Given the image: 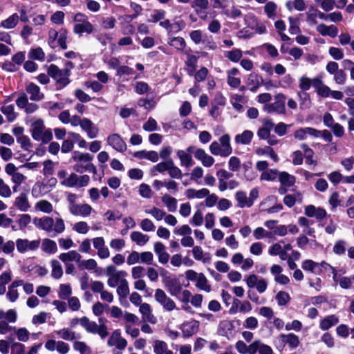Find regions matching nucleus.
I'll list each match as a JSON object with an SVG mask.
<instances>
[{"label":"nucleus","mask_w":354,"mask_h":354,"mask_svg":"<svg viewBox=\"0 0 354 354\" xmlns=\"http://www.w3.org/2000/svg\"><path fill=\"white\" fill-rule=\"evenodd\" d=\"M30 131L32 138L36 141H40L46 144L53 139L51 129H46L44 120L41 119L36 120L32 122Z\"/></svg>","instance_id":"nucleus-1"},{"label":"nucleus","mask_w":354,"mask_h":354,"mask_svg":"<svg viewBox=\"0 0 354 354\" xmlns=\"http://www.w3.org/2000/svg\"><path fill=\"white\" fill-rule=\"evenodd\" d=\"M73 127L80 126L82 130L85 131L87 136L90 139L95 138L98 135V129L94 125L92 121L88 118H81L80 116L75 115L71 118L69 122Z\"/></svg>","instance_id":"nucleus-2"},{"label":"nucleus","mask_w":354,"mask_h":354,"mask_svg":"<svg viewBox=\"0 0 354 354\" xmlns=\"http://www.w3.org/2000/svg\"><path fill=\"white\" fill-rule=\"evenodd\" d=\"M47 72L48 75L56 81L60 88L66 86L70 82V71L67 69L60 70L56 65L50 64Z\"/></svg>","instance_id":"nucleus-3"},{"label":"nucleus","mask_w":354,"mask_h":354,"mask_svg":"<svg viewBox=\"0 0 354 354\" xmlns=\"http://www.w3.org/2000/svg\"><path fill=\"white\" fill-rule=\"evenodd\" d=\"M154 299L166 311L171 312L174 310L178 309L175 301L169 297L162 289H156Z\"/></svg>","instance_id":"nucleus-4"},{"label":"nucleus","mask_w":354,"mask_h":354,"mask_svg":"<svg viewBox=\"0 0 354 354\" xmlns=\"http://www.w3.org/2000/svg\"><path fill=\"white\" fill-rule=\"evenodd\" d=\"M39 245L40 241L39 239L30 241L28 239L19 238L16 240L17 250L21 254L35 251Z\"/></svg>","instance_id":"nucleus-5"},{"label":"nucleus","mask_w":354,"mask_h":354,"mask_svg":"<svg viewBox=\"0 0 354 354\" xmlns=\"http://www.w3.org/2000/svg\"><path fill=\"white\" fill-rule=\"evenodd\" d=\"M162 281L165 288L171 296L177 297L182 291V286L178 279L170 276H165Z\"/></svg>","instance_id":"nucleus-6"},{"label":"nucleus","mask_w":354,"mask_h":354,"mask_svg":"<svg viewBox=\"0 0 354 354\" xmlns=\"http://www.w3.org/2000/svg\"><path fill=\"white\" fill-rule=\"evenodd\" d=\"M106 142L109 146L117 151L124 152L127 149L126 142L118 133H112L108 136Z\"/></svg>","instance_id":"nucleus-7"},{"label":"nucleus","mask_w":354,"mask_h":354,"mask_svg":"<svg viewBox=\"0 0 354 354\" xmlns=\"http://www.w3.org/2000/svg\"><path fill=\"white\" fill-rule=\"evenodd\" d=\"M107 344L109 346H115L120 350H124L127 345V342L125 339L121 337L120 331L119 330H115L111 333Z\"/></svg>","instance_id":"nucleus-8"},{"label":"nucleus","mask_w":354,"mask_h":354,"mask_svg":"<svg viewBox=\"0 0 354 354\" xmlns=\"http://www.w3.org/2000/svg\"><path fill=\"white\" fill-rule=\"evenodd\" d=\"M314 88L322 97L327 98L330 95L331 89L324 83L321 77H314Z\"/></svg>","instance_id":"nucleus-9"},{"label":"nucleus","mask_w":354,"mask_h":354,"mask_svg":"<svg viewBox=\"0 0 354 354\" xmlns=\"http://www.w3.org/2000/svg\"><path fill=\"white\" fill-rule=\"evenodd\" d=\"M283 268L279 265L274 264L270 268V272L274 276V281L281 285H286L290 282V279L282 274Z\"/></svg>","instance_id":"nucleus-10"},{"label":"nucleus","mask_w":354,"mask_h":354,"mask_svg":"<svg viewBox=\"0 0 354 354\" xmlns=\"http://www.w3.org/2000/svg\"><path fill=\"white\" fill-rule=\"evenodd\" d=\"M194 157L205 167H209L214 163V158L208 155L204 149L201 148L195 151Z\"/></svg>","instance_id":"nucleus-11"},{"label":"nucleus","mask_w":354,"mask_h":354,"mask_svg":"<svg viewBox=\"0 0 354 354\" xmlns=\"http://www.w3.org/2000/svg\"><path fill=\"white\" fill-rule=\"evenodd\" d=\"M116 292L119 297L120 304L126 307L129 306L126 300L127 295L129 294V286L127 280L122 281L121 284L118 286Z\"/></svg>","instance_id":"nucleus-12"},{"label":"nucleus","mask_w":354,"mask_h":354,"mask_svg":"<svg viewBox=\"0 0 354 354\" xmlns=\"http://www.w3.org/2000/svg\"><path fill=\"white\" fill-rule=\"evenodd\" d=\"M139 312L142 315V319L144 322H148L151 324H156L157 320L152 313L151 306L147 303H142L139 306Z\"/></svg>","instance_id":"nucleus-13"},{"label":"nucleus","mask_w":354,"mask_h":354,"mask_svg":"<svg viewBox=\"0 0 354 354\" xmlns=\"http://www.w3.org/2000/svg\"><path fill=\"white\" fill-rule=\"evenodd\" d=\"M35 225L47 232L53 231V227L54 225V220L51 217L45 216L43 218H35L34 219Z\"/></svg>","instance_id":"nucleus-14"},{"label":"nucleus","mask_w":354,"mask_h":354,"mask_svg":"<svg viewBox=\"0 0 354 354\" xmlns=\"http://www.w3.org/2000/svg\"><path fill=\"white\" fill-rule=\"evenodd\" d=\"M317 133V129L312 127L300 128L295 131L294 137L296 140H304L308 137L315 138Z\"/></svg>","instance_id":"nucleus-15"},{"label":"nucleus","mask_w":354,"mask_h":354,"mask_svg":"<svg viewBox=\"0 0 354 354\" xmlns=\"http://www.w3.org/2000/svg\"><path fill=\"white\" fill-rule=\"evenodd\" d=\"M66 198L68 203V210L71 214L73 216H80L81 204L77 203V194L68 193Z\"/></svg>","instance_id":"nucleus-16"},{"label":"nucleus","mask_w":354,"mask_h":354,"mask_svg":"<svg viewBox=\"0 0 354 354\" xmlns=\"http://www.w3.org/2000/svg\"><path fill=\"white\" fill-rule=\"evenodd\" d=\"M14 205L21 212H26L30 208L28 195L21 192L15 199Z\"/></svg>","instance_id":"nucleus-17"},{"label":"nucleus","mask_w":354,"mask_h":354,"mask_svg":"<svg viewBox=\"0 0 354 354\" xmlns=\"http://www.w3.org/2000/svg\"><path fill=\"white\" fill-rule=\"evenodd\" d=\"M278 339L282 343L283 347H284L286 344H288L290 348H295L299 344L298 336L293 333L281 334Z\"/></svg>","instance_id":"nucleus-18"},{"label":"nucleus","mask_w":354,"mask_h":354,"mask_svg":"<svg viewBox=\"0 0 354 354\" xmlns=\"http://www.w3.org/2000/svg\"><path fill=\"white\" fill-rule=\"evenodd\" d=\"M305 214L308 217H315L318 220H322L326 216V212L322 207L310 205L305 207Z\"/></svg>","instance_id":"nucleus-19"},{"label":"nucleus","mask_w":354,"mask_h":354,"mask_svg":"<svg viewBox=\"0 0 354 354\" xmlns=\"http://www.w3.org/2000/svg\"><path fill=\"white\" fill-rule=\"evenodd\" d=\"M40 243L41 250L47 254H55L58 250L56 242L50 239L45 238Z\"/></svg>","instance_id":"nucleus-20"},{"label":"nucleus","mask_w":354,"mask_h":354,"mask_svg":"<svg viewBox=\"0 0 354 354\" xmlns=\"http://www.w3.org/2000/svg\"><path fill=\"white\" fill-rule=\"evenodd\" d=\"M199 324L196 320L185 322L181 326L182 333L184 337H190L196 333Z\"/></svg>","instance_id":"nucleus-21"},{"label":"nucleus","mask_w":354,"mask_h":354,"mask_svg":"<svg viewBox=\"0 0 354 354\" xmlns=\"http://www.w3.org/2000/svg\"><path fill=\"white\" fill-rule=\"evenodd\" d=\"M21 284H22L21 282L15 280L8 286V292L6 293V298L10 302H15L19 298V292L17 290V288L21 286Z\"/></svg>","instance_id":"nucleus-22"},{"label":"nucleus","mask_w":354,"mask_h":354,"mask_svg":"<svg viewBox=\"0 0 354 354\" xmlns=\"http://www.w3.org/2000/svg\"><path fill=\"white\" fill-rule=\"evenodd\" d=\"M238 75H239V71L236 68H232L227 71V84L234 88L241 85V79L236 77Z\"/></svg>","instance_id":"nucleus-23"},{"label":"nucleus","mask_w":354,"mask_h":354,"mask_svg":"<svg viewBox=\"0 0 354 354\" xmlns=\"http://www.w3.org/2000/svg\"><path fill=\"white\" fill-rule=\"evenodd\" d=\"M26 91L30 95V99L32 101H39L44 97V95L40 92V88L32 82L26 86Z\"/></svg>","instance_id":"nucleus-24"},{"label":"nucleus","mask_w":354,"mask_h":354,"mask_svg":"<svg viewBox=\"0 0 354 354\" xmlns=\"http://www.w3.org/2000/svg\"><path fill=\"white\" fill-rule=\"evenodd\" d=\"M316 30L322 36L328 35L333 38L335 37L338 33L337 27L333 25L326 26L324 24H320L317 26Z\"/></svg>","instance_id":"nucleus-25"},{"label":"nucleus","mask_w":354,"mask_h":354,"mask_svg":"<svg viewBox=\"0 0 354 354\" xmlns=\"http://www.w3.org/2000/svg\"><path fill=\"white\" fill-rule=\"evenodd\" d=\"M230 136L228 134H224L219 138L221 149L223 153V157L230 156L232 153V147L230 145Z\"/></svg>","instance_id":"nucleus-26"},{"label":"nucleus","mask_w":354,"mask_h":354,"mask_svg":"<svg viewBox=\"0 0 354 354\" xmlns=\"http://www.w3.org/2000/svg\"><path fill=\"white\" fill-rule=\"evenodd\" d=\"M34 209L36 212H41L49 214L53 211V206L52 203L47 200L41 199L35 203Z\"/></svg>","instance_id":"nucleus-27"},{"label":"nucleus","mask_w":354,"mask_h":354,"mask_svg":"<svg viewBox=\"0 0 354 354\" xmlns=\"http://www.w3.org/2000/svg\"><path fill=\"white\" fill-rule=\"evenodd\" d=\"M19 21V15L17 13H13L12 15L1 21L0 28L6 30L15 28L17 26Z\"/></svg>","instance_id":"nucleus-28"},{"label":"nucleus","mask_w":354,"mask_h":354,"mask_svg":"<svg viewBox=\"0 0 354 354\" xmlns=\"http://www.w3.org/2000/svg\"><path fill=\"white\" fill-rule=\"evenodd\" d=\"M81 254L76 250H70L68 252L62 253L59 255V259L64 263L75 261L78 265Z\"/></svg>","instance_id":"nucleus-29"},{"label":"nucleus","mask_w":354,"mask_h":354,"mask_svg":"<svg viewBox=\"0 0 354 354\" xmlns=\"http://www.w3.org/2000/svg\"><path fill=\"white\" fill-rule=\"evenodd\" d=\"M127 272L123 270L118 271L115 274L110 276L107 280V284L111 288H115L121 284L122 281H126Z\"/></svg>","instance_id":"nucleus-30"},{"label":"nucleus","mask_w":354,"mask_h":354,"mask_svg":"<svg viewBox=\"0 0 354 354\" xmlns=\"http://www.w3.org/2000/svg\"><path fill=\"white\" fill-rule=\"evenodd\" d=\"M209 193V189L206 188H202L199 190H196L195 189H188L185 192V196L188 198H197V199H202L205 198L207 196H208Z\"/></svg>","instance_id":"nucleus-31"},{"label":"nucleus","mask_w":354,"mask_h":354,"mask_svg":"<svg viewBox=\"0 0 354 354\" xmlns=\"http://www.w3.org/2000/svg\"><path fill=\"white\" fill-rule=\"evenodd\" d=\"M93 30V26L88 21H83L82 23H77L73 27V31L75 34H82L84 32L90 34Z\"/></svg>","instance_id":"nucleus-32"},{"label":"nucleus","mask_w":354,"mask_h":354,"mask_svg":"<svg viewBox=\"0 0 354 354\" xmlns=\"http://www.w3.org/2000/svg\"><path fill=\"white\" fill-rule=\"evenodd\" d=\"M301 268L306 271L311 272L314 274H320L322 270L319 268V263L310 259H306L301 263Z\"/></svg>","instance_id":"nucleus-33"},{"label":"nucleus","mask_w":354,"mask_h":354,"mask_svg":"<svg viewBox=\"0 0 354 354\" xmlns=\"http://www.w3.org/2000/svg\"><path fill=\"white\" fill-rule=\"evenodd\" d=\"M275 100L276 101L272 103L275 112L280 114L284 113L286 111V96L282 93H279L275 96Z\"/></svg>","instance_id":"nucleus-34"},{"label":"nucleus","mask_w":354,"mask_h":354,"mask_svg":"<svg viewBox=\"0 0 354 354\" xmlns=\"http://www.w3.org/2000/svg\"><path fill=\"white\" fill-rule=\"evenodd\" d=\"M253 132L250 130H245L242 133L237 134L235 136V142L237 144L248 145L253 138Z\"/></svg>","instance_id":"nucleus-35"},{"label":"nucleus","mask_w":354,"mask_h":354,"mask_svg":"<svg viewBox=\"0 0 354 354\" xmlns=\"http://www.w3.org/2000/svg\"><path fill=\"white\" fill-rule=\"evenodd\" d=\"M339 322L338 317L335 315H331L326 317L320 322V328L323 330L329 329L333 326L337 324Z\"/></svg>","instance_id":"nucleus-36"},{"label":"nucleus","mask_w":354,"mask_h":354,"mask_svg":"<svg viewBox=\"0 0 354 354\" xmlns=\"http://www.w3.org/2000/svg\"><path fill=\"white\" fill-rule=\"evenodd\" d=\"M177 156L180 159V165L186 167H190L193 165V159L187 151L184 150H178Z\"/></svg>","instance_id":"nucleus-37"},{"label":"nucleus","mask_w":354,"mask_h":354,"mask_svg":"<svg viewBox=\"0 0 354 354\" xmlns=\"http://www.w3.org/2000/svg\"><path fill=\"white\" fill-rule=\"evenodd\" d=\"M130 236L132 241L135 242L137 245H144L149 240L148 235L144 234L143 233L138 231L132 232Z\"/></svg>","instance_id":"nucleus-38"},{"label":"nucleus","mask_w":354,"mask_h":354,"mask_svg":"<svg viewBox=\"0 0 354 354\" xmlns=\"http://www.w3.org/2000/svg\"><path fill=\"white\" fill-rule=\"evenodd\" d=\"M51 276L56 279H60L63 275V268L61 263L56 259L50 261Z\"/></svg>","instance_id":"nucleus-39"},{"label":"nucleus","mask_w":354,"mask_h":354,"mask_svg":"<svg viewBox=\"0 0 354 354\" xmlns=\"http://www.w3.org/2000/svg\"><path fill=\"white\" fill-rule=\"evenodd\" d=\"M278 178L281 185L284 187H291L295 183V176L286 171L279 173Z\"/></svg>","instance_id":"nucleus-40"},{"label":"nucleus","mask_w":354,"mask_h":354,"mask_svg":"<svg viewBox=\"0 0 354 354\" xmlns=\"http://www.w3.org/2000/svg\"><path fill=\"white\" fill-rule=\"evenodd\" d=\"M145 212L147 214L151 215L157 221L162 220L166 214L165 210L155 206L152 207L151 209H145Z\"/></svg>","instance_id":"nucleus-41"},{"label":"nucleus","mask_w":354,"mask_h":354,"mask_svg":"<svg viewBox=\"0 0 354 354\" xmlns=\"http://www.w3.org/2000/svg\"><path fill=\"white\" fill-rule=\"evenodd\" d=\"M258 156L268 155L275 162L279 161V157L273 149L269 146L263 148H258L255 151Z\"/></svg>","instance_id":"nucleus-42"},{"label":"nucleus","mask_w":354,"mask_h":354,"mask_svg":"<svg viewBox=\"0 0 354 354\" xmlns=\"http://www.w3.org/2000/svg\"><path fill=\"white\" fill-rule=\"evenodd\" d=\"M161 201L169 212H174L176 211L177 207V200L175 198L169 196V194H165L162 196Z\"/></svg>","instance_id":"nucleus-43"},{"label":"nucleus","mask_w":354,"mask_h":354,"mask_svg":"<svg viewBox=\"0 0 354 354\" xmlns=\"http://www.w3.org/2000/svg\"><path fill=\"white\" fill-rule=\"evenodd\" d=\"M235 198L238 201V205L240 207H251L252 201H249L246 196V193L243 191H239L235 194Z\"/></svg>","instance_id":"nucleus-44"},{"label":"nucleus","mask_w":354,"mask_h":354,"mask_svg":"<svg viewBox=\"0 0 354 354\" xmlns=\"http://www.w3.org/2000/svg\"><path fill=\"white\" fill-rule=\"evenodd\" d=\"M80 325L84 327L88 333L95 334L98 324L95 322L90 321L88 317H83L81 318Z\"/></svg>","instance_id":"nucleus-45"},{"label":"nucleus","mask_w":354,"mask_h":354,"mask_svg":"<svg viewBox=\"0 0 354 354\" xmlns=\"http://www.w3.org/2000/svg\"><path fill=\"white\" fill-rule=\"evenodd\" d=\"M168 44L178 50H183L186 46L185 39L181 37H171L168 39Z\"/></svg>","instance_id":"nucleus-46"},{"label":"nucleus","mask_w":354,"mask_h":354,"mask_svg":"<svg viewBox=\"0 0 354 354\" xmlns=\"http://www.w3.org/2000/svg\"><path fill=\"white\" fill-rule=\"evenodd\" d=\"M74 170L78 173H84L86 171L93 174L97 172L95 166L92 163H87L84 165L82 162H77L74 166Z\"/></svg>","instance_id":"nucleus-47"},{"label":"nucleus","mask_w":354,"mask_h":354,"mask_svg":"<svg viewBox=\"0 0 354 354\" xmlns=\"http://www.w3.org/2000/svg\"><path fill=\"white\" fill-rule=\"evenodd\" d=\"M311 86L314 87V78L310 79L306 76H301L299 79V87L301 92L308 91Z\"/></svg>","instance_id":"nucleus-48"},{"label":"nucleus","mask_w":354,"mask_h":354,"mask_svg":"<svg viewBox=\"0 0 354 354\" xmlns=\"http://www.w3.org/2000/svg\"><path fill=\"white\" fill-rule=\"evenodd\" d=\"M253 236L256 240H261L264 238L272 239V232L267 231L262 227H258L253 231Z\"/></svg>","instance_id":"nucleus-49"},{"label":"nucleus","mask_w":354,"mask_h":354,"mask_svg":"<svg viewBox=\"0 0 354 354\" xmlns=\"http://www.w3.org/2000/svg\"><path fill=\"white\" fill-rule=\"evenodd\" d=\"M299 99V105L301 109H306L310 107L311 100L308 93L299 91L297 93Z\"/></svg>","instance_id":"nucleus-50"},{"label":"nucleus","mask_w":354,"mask_h":354,"mask_svg":"<svg viewBox=\"0 0 354 354\" xmlns=\"http://www.w3.org/2000/svg\"><path fill=\"white\" fill-rule=\"evenodd\" d=\"M196 286L198 289L207 292H209L211 290V286L208 284L207 279L203 273H199V277L196 280Z\"/></svg>","instance_id":"nucleus-51"},{"label":"nucleus","mask_w":354,"mask_h":354,"mask_svg":"<svg viewBox=\"0 0 354 354\" xmlns=\"http://www.w3.org/2000/svg\"><path fill=\"white\" fill-rule=\"evenodd\" d=\"M223 13L228 17H230L233 19H235L238 17H240L242 15L241 10L240 8L232 5L230 8L227 7L224 9Z\"/></svg>","instance_id":"nucleus-52"},{"label":"nucleus","mask_w":354,"mask_h":354,"mask_svg":"<svg viewBox=\"0 0 354 354\" xmlns=\"http://www.w3.org/2000/svg\"><path fill=\"white\" fill-rule=\"evenodd\" d=\"M261 79L257 74L252 73L248 77V85L252 86L250 90L252 92H256L261 85Z\"/></svg>","instance_id":"nucleus-53"},{"label":"nucleus","mask_w":354,"mask_h":354,"mask_svg":"<svg viewBox=\"0 0 354 354\" xmlns=\"http://www.w3.org/2000/svg\"><path fill=\"white\" fill-rule=\"evenodd\" d=\"M28 57L32 59L44 61L45 59V53L40 47L31 48L28 52Z\"/></svg>","instance_id":"nucleus-54"},{"label":"nucleus","mask_w":354,"mask_h":354,"mask_svg":"<svg viewBox=\"0 0 354 354\" xmlns=\"http://www.w3.org/2000/svg\"><path fill=\"white\" fill-rule=\"evenodd\" d=\"M2 113L6 115L8 121L12 122L16 118V113L14 111V105L13 104H3L1 107Z\"/></svg>","instance_id":"nucleus-55"},{"label":"nucleus","mask_w":354,"mask_h":354,"mask_svg":"<svg viewBox=\"0 0 354 354\" xmlns=\"http://www.w3.org/2000/svg\"><path fill=\"white\" fill-rule=\"evenodd\" d=\"M17 318V313L13 309H10L7 312H4L3 310H0V320L6 319L8 322H15Z\"/></svg>","instance_id":"nucleus-56"},{"label":"nucleus","mask_w":354,"mask_h":354,"mask_svg":"<svg viewBox=\"0 0 354 354\" xmlns=\"http://www.w3.org/2000/svg\"><path fill=\"white\" fill-rule=\"evenodd\" d=\"M73 159L78 162H84L90 163V162L93 159V156L88 153L75 151L73 155Z\"/></svg>","instance_id":"nucleus-57"},{"label":"nucleus","mask_w":354,"mask_h":354,"mask_svg":"<svg viewBox=\"0 0 354 354\" xmlns=\"http://www.w3.org/2000/svg\"><path fill=\"white\" fill-rule=\"evenodd\" d=\"M97 263L93 259H89L87 260H82V258L78 263V268L82 269H86L88 270H92L97 268Z\"/></svg>","instance_id":"nucleus-58"},{"label":"nucleus","mask_w":354,"mask_h":354,"mask_svg":"<svg viewBox=\"0 0 354 354\" xmlns=\"http://www.w3.org/2000/svg\"><path fill=\"white\" fill-rule=\"evenodd\" d=\"M77 180L78 176L75 174H71L67 178H65L61 181V184L68 187H77Z\"/></svg>","instance_id":"nucleus-59"},{"label":"nucleus","mask_w":354,"mask_h":354,"mask_svg":"<svg viewBox=\"0 0 354 354\" xmlns=\"http://www.w3.org/2000/svg\"><path fill=\"white\" fill-rule=\"evenodd\" d=\"M153 348L155 354H165L168 350V346L164 341L156 340L153 342Z\"/></svg>","instance_id":"nucleus-60"},{"label":"nucleus","mask_w":354,"mask_h":354,"mask_svg":"<svg viewBox=\"0 0 354 354\" xmlns=\"http://www.w3.org/2000/svg\"><path fill=\"white\" fill-rule=\"evenodd\" d=\"M306 21L309 26H314L317 24V9L311 6L306 13Z\"/></svg>","instance_id":"nucleus-61"},{"label":"nucleus","mask_w":354,"mask_h":354,"mask_svg":"<svg viewBox=\"0 0 354 354\" xmlns=\"http://www.w3.org/2000/svg\"><path fill=\"white\" fill-rule=\"evenodd\" d=\"M89 226L85 221H79L73 225V230L78 234H86L89 231Z\"/></svg>","instance_id":"nucleus-62"},{"label":"nucleus","mask_w":354,"mask_h":354,"mask_svg":"<svg viewBox=\"0 0 354 354\" xmlns=\"http://www.w3.org/2000/svg\"><path fill=\"white\" fill-rule=\"evenodd\" d=\"M225 57L233 62H237L242 57V51L240 49H233L225 52Z\"/></svg>","instance_id":"nucleus-63"},{"label":"nucleus","mask_w":354,"mask_h":354,"mask_svg":"<svg viewBox=\"0 0 354 354\" xmlns=\"http://www.w3.org/2000/svg\"><path fill=\"white\" fill-rule=\"evenodd\" d=\"M73 348L80 354H91V348L83 342L75 341L73 344Z\"/></svg>","instance_id":"nucleus-64"}]
</instances>
